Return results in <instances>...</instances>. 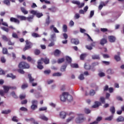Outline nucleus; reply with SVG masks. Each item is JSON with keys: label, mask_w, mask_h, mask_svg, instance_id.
Masks as SVG:
<instances>
[{"label": "nucleus", "mask_w": 124, "mask_h": 124, "mask_svg": "<svg viewBox=\"0 0 124 124\" xmlns=\"http://www.w3.org/2000/svg\"><path fill=\"white\" fill-rule=\"evenodd\" d=\"M100 101L103 104H104V103H105V98H104V97H101L100 98Z\"/></svg>", "instance_id": "50"}, {"label": "nucleus", "mask_w": 124, "mask_h": 124, "mask_svg": "<svg viewBox=\"0 0 124 124\" xmlns=\"http://www.w3.org/2000/svg\"><path fill=\"white\" fill-rule=\"evenodd\" d=\"M60 116L61 119H65V117H66V113L64 111H62L60 113Z\"/></svg>", "instance_id": "18"}, {"label": "nucleus", "mask_w": 124, "mask_h": 124, "mask_svg": "<svg viewBox=\"0 0 124 124\" xmlns=\"http://www.w3.org/2000/svg\"><path fill=\"white\" fill-rule=\"evenodd\" d=\"M62 73H61L60 72H57V73H53L52 74L53 77H60V76H62Z\"/></svg>", "instance_id": "30"}, {"label": "nucleus", "mask_w": 124, "mask_h": 124, "mask_svg": "<svg viewBox=\"0 0 124 124\" xmlns=\"http://www.w3.org/2000/svg\"><path fill=\"white\" fill-rule=\"evenodd\" d=\"M48 10H50V11L51 12H56L57 11V8L55 7H53L51 8H48Z\"/></svg>", "instance_id": "39"}, {"label": "nucleus", "mask_w": 124, "mask_h": 124, "mask_svg": "<svg viewBox=\"0 0 124 124\" xmlns=\"http://www.w3.org/2000/svg\"><path fill=\"white\" fill-rule=\"evenodd\" d=\"M90 95H94L95 94V91L93 90H92L90 92Z\"/></svg>", "instance_id": "56"}, {"label": "nucleus", "mask_w": 124, "mask_h": 124, "mask_svg": "<svg viewBox=\"0 0 124 124\" xmlns=\"http://www.w3.org/2000/svg\"><path fill=\"white\" fill-rule=\"evenodd\" d=\"M101 121H102V117L98 116V117H97L96 121L92 122L89 124H98V123H99V122H100Z\"/></svg>", "instance_id": "9"}, {"label": "nucleus", "mask_w": 124, "mask_h": 124, "mask_svg": "<svg viewBox=\"0 0 124 124\" xmlns=\"http://www.w3.org/2000/svg\"><path fill=\"white\" fill-rule=\"evenodd\" d=\"M94 15V11H91L90 12V18H92Z\"/></svg>", "instance_id": "64"}, {"label": "nucleus", "mask_w": 124, "mask_h": 124, "mask_svg": "<svg viewBox=\"0 0 124 124\" xmlns=\"http://www.w3.org/2000/svg\"><path fill=\"white\" fill-rule=\"evenodd\" d=\"M68 93V94L66 95L67 100H68V101L70 102L73 99L72 96H71V95L69 94V93Z\"/></svg>", "instance_id": "22"}, {"label": "nucleus", "mask_w": 124, "mask_h": 124, "mask_svg": "<svg viewBox=\"0 0 124 124\" xmlns=\"http://www.w3.org/2000/svg\"><path fill=\"white\" fill-rule=\"evenodd\" d=\"M46 110H47V107H43L40 108L39 109V111H46Z\"/></svg>", "instance_id": "54"}, {"label": "nucleus", "mask_w": 124, "mask_h": 124, "mask_svg": "<svg viewBox=\"0 0 124 124\" xmlns=\"http://www.w3.org/2000/svg\"><path fill=\"white\" fill-rule=\"evenodd\" d=\"M12 96L14 97V98H18V96H17V95H16V93H15V92H13L11 93Z\"/></svg>", "instance_id": "49"}, {"label": "nucleus", "mask_w": 124, "mask_h": 124, "mask_svg": "<svg viewBox=\"0 0 124 124\" xmlns=\"http://www.w3.org/2000/svg\"><path fill=\"white\" fill-rule=\"evenodd\" d=\"M34 53L36 55V56H38V55L40 54L41 51H40V50L38 49H35L34 51Z\"/></svg>", "instance_id": "33"}, {"label": "nucleus", "mask_w": 124, "mask_h": 124, "mask_svg": "<svg viewBox=\"0 0 124 124\" xmlns=\"http://www.w3.org/2000/svg\"><path fill=\"white\" fill-rule=\"evenodd\" d=\"M101 105V103L99 101H95L94 102V105L92 106V108H97L99 106Z\"/></svg>", "instance_id": "14"}, {"label": "nucleus", "mask_w": 124, "mask_h": 124, "mask_svg": "<svg viewBox=\"0 0 124 124\" xmlns=\"http://www.w3.org/2000/svg\"><path fill=\"white\" fill-rule=\"evenodd\" d=\"M19 98L21 99V100L22 99H25V98H26V95L20 94L19 95Z\"/></svg>", "instance_id": "60"}, {"label": "nucleus", "mask_w": 124, "mask_h": 124, "mask_svg": "<svg viewBox=\"0 0 124 124\" xmlns=\"http://www.w3.org/2000/svg\"><path fill=\"white\" fill-rule=\"evenodd\" d=\"M64 62V58H60L57 61L58 63H62Z\"/></svg>", "instance_id": "40"}, {"label": "nucleus", "mask_w": 124, "mask_h": 124, "mask_svg": "<svg viewBox=\"0 0 124 124\" xmlns=\"http://www.w3.org/2000/svg\"><path fill=\"white\" fill-rule=\"evenodd\" d=\"M0 61L2 63H5L6 62V60L4 58V57L2 56L0 58Z\"/></svg>", "instance_id": "44"}, {"label": "nucleus", "mask_w": 124, "mask_h": 124, "mask_svg": "<svg viewBox=\"0 0 124 124\" xmlns=\"http://www.w3.org/2000/svg\"><path fill=\"white\" fill-rule=\"evenodd\" d=\"M2 39H3L4 41H6V42H7L9 40V38H7L6 36L3 35L2 36Z\"/></svg>", "instance_id": "37"}, {"label": "nucleus", "mask_w": 124, "mask_h": 124, "mask_svg": "<svg viewBox=\"0 0 124 124\" xmlns=\"http://www.w3.org/2000/svg\"><path fill=\"white\" fill-rule=\"evenodd\" d=\"M28 78L29 79L30 83H33V81H34V78H33L32 77H31V74H28Z\"/></svg>", "instance_id": "20"}, {"label": "nucleus", "mask_w": 124, "mask_h": 124, "mask_svg": "<svg viewBox=\"0 0 124 124\" xmlns=\"http://www.w3.org/2000/svg\"><path fill=\"white\" fill-rule=\"evenodd\" d=\"M44 73L46 75H49V74H50V73H51V70H45L44 71Z\"/></svg>", "instance_id": "46"}, {"label": "nucleus", "mask_w": 124, "mask_h": 124, "mask_svg": "<svg viewBox=\"0 0 124 124\" xmlns=\"http://www.w3.org/2000/svg\"><path fill=\"white\" fill-rule=\"evenodd\" d=\"M84 68L86 70L91 69V65L88 63H85L84 64Z\"/></svg>", "instance_id": "31"}, {"label": "nucleus", "mask_w": 124, "mask_h": 124, "mask_svg": "<svg viewBox=\"0 0 124 124\" xmlns=\"http://www.w3.org/2000/svg\"><path fill=\"white\" fill-rule=\"evenodd\" d=\"M71 42L73 44H75V45H78V44H79V40H78V39L73 38L71 39Z\"/></svg>", "instance_id": "12"}, {"label": "nucleus", "mask_w": 124, "mask_h": 124, "mask_svg": "<svg viewBox=\"0 0 124 124\" xmlns=\"http://www.w3.org/2000/svg\"><path fill=\"white\" fill-rule=\"evenodd\" d=\"M84 112L86 114H90V113H91V110L89 108H85Z\"/></svg>", "instance_id": "58"}, {"label": "nucleus", "mask_w": 124, "mask_h": 124, "mask_svg": "<svg viewBox=\"0 0 124 124\" xmlns=\"http://www.w3.org/2000/svg\"><path fill=\"white\" fill-rule=\"evenodd\" d=\"M63 31L66 32L67 31V26L66 25H63L62 27Z\"/></svg>", "instance_id": "41"}, {"label": "nucleus", "mask_w": 124, "mask_h": 124, "mask_svg": "<svg viewBox=\"0 0 124 124\" xmlns=\"http://www.w3.org/2000/svg\"><path fill=\"white\" fill-rule=\"evenodd\" d=\"M3 90L0 91V95L1 96H3L4 95V93H7L8 92H9V90H10V86H3Z\"/></svg>", "instance_id": "5"}, {"label": "nucleus", "mask_w": 124, "mask_h": 124, "mask_svg": "<svg viewBox=\"0 0 124 124\" xmlns=\"http://www.w3.org/2000/svg\"><path fill=\"white\" fill-rule=\"evenodd\" d=\"M54 56H56L58 57V56H60L61 55V51L59 50V49H56L54 52Z\"/></svg>", "instance_id": "26"}, {"label": "nucleus", "mask_w": 124, "mask_h": 124, "mask_svg": "<svg viewBox=\"0 0 124 124\" xmlns=\"http://www.w3.org/2000/svg\"><path fill=\"white\" fill-rule=\"evenodd\" d=\"M74 119V117H70L66 120V123H69V122H71L72 120Z\"/></svg>", "instance_id": "62"}, {"label": "nucleus", "mask_w": 124, "mask_h": 124, "mask_svg": "<svg viewBox=\"0 0 124 124\" xmlns=\"http://www.w3.org/2000/svg\"><path fill=\"white\" fill-rule=\"evenodd\" d=\"M32 36L33 37H40V35L38 34V33H35V32H33L31 34Z\"/></svg>", "instance_id": "35"}, {"label": "nucleus", "mask_w": 124, "mask_h": 124, "mask_svg": "<svg viewBox=\"0 0 124 124\" xmlns=\"http://www.w3.org/2000/svg\"><path fill=\"white\" fill-rule=\"evenodd\" d=\"M12 121H13V122H16V123H18V119H17V117L14 116L12 118Z\"/></svg>", "instance_id": "63"}, {"label": "nucleus", "mask_w": 124, "mask_h": 124, "mask_svg": "<svg viewBox=\"0 0 124 124\" xmlns=\"http://www.w3.org/2000/svg\"><path fill=\"white\" fill-rule=\"evenodd\" d=\"M117 122H118V123H119L120 122H124V117L120 116L117 119Z\"/></svg>", "instance_id": "29"}, {"label": "nucleus", "mask_w": 124, "mask_h": 124, "mask_svg": "<svg viewBox=\"0 0 124 124\" xmlns=\"http://www.w3.org/2000/svg\"><path fill=\"white\" fill-rule=\"evenodd\" d=\"M25 43L26 45L25 46V47H24L23 48L24 52L27 51V50H29V49H31V48L32 47V45H33L32 43L31 42L28 40L25 41Z\"/></svg>", "instance_id": "4"}, {"label": "nucleus", "mask_w": 124, "mask_h": 124, "mask_svg": "<svg viewBox=\"0 0 124 124\" xmlns=\"http://www.w3.org/2000/svg\"><path fill=\"white\" fill-rule=\"evenodd\" d=\"M18 68H23V69H29L30 64L25 62H21L18 64Z\"/></svg>", "instance_id": "3"}, {"label": "nucleus", "mask_w": 124, "mask_h": 124, "mask_svg": "<svg viewBox=\"0 0 124 124\" xmlns=\"http://www.w3.org/2000/svg\"><path fill=\"white\" fill-rule=\"evenodd\" d=\"M66 61L68 62V63H71V62H72V59H71V58L69 57V56H66Z\"/></svg>", "instance_id": "28"}, {"label": "nucleus", "mask_w": 124, "mask_h": 124, "mask_svg": "<svg viewBox=\"0 0 124 124\" xmlns=\"http://www.w3.org/2000/svg\"><path fill=\"white\" fill-rule=\"evenodd\" d=\"M65 69H66V65H62L61 67V71H62V72H63V71H65Z\"/></svg>", "instance_id": "45"}, {"label": "nucleus", "mask_w": 124, "mask_h": 124, "mask_svg": "<svg viewBox=\"0 0 124 124\" xmlns=\"http://www.w3.org/2000/svg\"><path fill=\"white\" fill-rule=\"evenodd\" d=\"M34 16L32 15L30 16L26 17V20L28 21V22H32V19H33Z\"/></svg>", "instance_id": "24"}, {"label": "nucleus", "mask_w": 124, "mask_h": 124, "mask_svg": "<svg viewBox=\"0 0 124 124\" xmlns=\"http://www.w3.org/2000/svg\"><path fill=\"white\" fill-rule=\"evenodd\" d=\"M36 108H37V105H32L31 106V109H32V110H35Z\"/></svg>", "instance_id": "57"}, {"label": "nucleus", "mask_w": 124, "mask_h": 124, "mask_svg": "<svg viewBox=\"0 0 124 124\" xmlns=\"http://www.w3.org/2000/svg\"><path fill=\"white\" fill-rule=\"evenodd\" d=\"M20 10L24 15H27L29 13V12L23 7H20Z\"/></svg>", "instance_id": "17"}, {"label": "nucleus", "mask_w": 124, "mask_h": 124, "mask_svg": "<svg viewBox=\"0 0 124 124\" xmlns=\"http://www.w3.org/2000/svg\"><path fill=\"white\" fill-rule=\"evenodd\" d=\"M10 22L12 23H15L16 24H20V20H19L18 19L12 17L10 19Z\"/></svg>", "instance_id": "8"}, {"label": "nucleus", "mask_w": 124, "mask_h": 124, "mask_svg": "<svg viewBox=\"0 0 124 124\" xmlns=\"http://www.w3.org/2000/svg\"><path fill=\"white\" fill-rule=\"evenodd\" d=\"M101 31L102 32H106L108 31V29H107V28H101Z\"/></svg>", "instance_id": "61"}, {"label": "nucleus", "mask_w": 124, "mask_h": 124, "mask_svg": "<svg viewBox=\"0 0 124 124\" xmlns=\"http://www.w3.org/2000/svg\"><path fill=\"white\" fill-rule=\"evenodd\" d=\"M17 71L18 73H20V74H25V71L23 69H18L17 70Z\"/></svg>", "instance_id": "47"}, {"label": "nucleus", "mask_w": 124, "mask_h": 124, "mask_svg": "<svg viewBox=\"0 0 124 124\" xmlns=\"http://www.w3.org/2000/svg\"><path fill=\"white\" fill-rule=\"evenodd\" d=\"M12 37L14 38H19V37H18V35L16 33H13L12 34Z\"/></svg>", "instance_id": "59"}, {"label": "nucleus", "mask_w": 124, "mask_h": 124, "mask_svg": "<svg viewBox=\"0 0 124 124\" xmlns=\"http://www.w3.org/2000/svg\"><path fill=\"white\" fill-rule=\"evenodd\" d=\"M71 66L73 68H78V64H77V63L72 64L71 65Z\"/></svg>", "instance_id": "51"}, {"label": "nucleus", "mask_w": 124, "mask_h": 124, "mask_svg": "<svg viewBox=\"0 0 124 124\" xmlns=\"http://www.w3.org/2000/svg\"><path fill=\"white\" fill-rule=\"evenodd\" d=\"M10 1H11V0H4L3 2L4 4L9 6L10 5Z\"/></svg>", "instance_id": "23"}, {"label": "nucleus", "mask_w": 124, "mask_h": 124, "mask_svg": "<svg viewBox=\"0 0 124 124\" xmlns=\"http://www.w3.org/2000/svg\"><path fill=\"white\" fill-rule=\"evenodd\" d=\"M78 79H79V80H84V79H85V78L84 77V75L83 74H80L79 75V76H78Z\"/></svg>", "instance_id": "53"}, {"label": "nucleus", "mask_w": 124, "mask_h": 124, "mask_svg": "<svg viewBox=\"0 0 124 124\" xmlns=\"http://www.w3.org/2000/svg\"><path fill=\"white\" fill-rule=\"evenodd\" d=\"M8 51L7 50V48L4 47L2 48V53L3 55H6L8 54Z\"/></svg>", "instance_id": "38"}, {"label": "nucleus", "mask_w": 124, "mask_h": 124, "mask_svg": "<svg viewBox=\"0 0 124 124\" xmlns=\"http://www.w3.org/2000/svg\"><path fill=\"white\" fill-rule=\"evenodd\" d=\"M118 55H115L114 56V59L116 62H120L121 61V57H120V55H121V52H117Z\"/></svg>", "instance_id": "13"}, {"label": "nucleus", "mask_w": 124, "mask_h": 124, "mask_svg": "<svg viewBox=\"0 0 124 124\" xmlns=\"http://www.w3.org/2000/svg\"><path fill=\"white\" fill-rule=\"evenodd\" d=\"M50 30H52V29H53V31H54V32H56V33H59V32H60L59 30H58V29H57V28L54 27V25L50 26Z\"/></svg>", "instance_id": "21"}, {"label": "nucleus", "mask_w": 124, "mask_h": 124, "mask_svg": "<svg viewBox=\"0 0 124 124\" xmlns=\"http://www.w3.org/2000/svg\"><path fill=\"white\" fill-rule=\"evenodd\" d=\"M106 43H107V38H103L100 41V44L102 46H104Z\"/></svg>", "instance_id": "10"}, {"label": "nucleus", "mask_w": 124, "mask_h": 124, "mask_svg": "<svg viewBox=\"0 0 124 124\" xmlns=\"http://www.w3.org/2000/svg\"><path fill=\"white\" fill-rule=\"evenodd\" d=\"M113 119V116H109L108 117H107L105 119V121H112Z\"/></svg>", "instance_id": "48"}, {"label": "nucleus", "mask_w": 124, "mask_h": 124, "mask_svg": "<svg viewBox=\"0 0 124 124\" xmlns=\"http://www.w3.org/2000/svg\"><path fill=\"white\" fill-rule=\"evenodd\" d=\"M107 72L108 74H114V70L112 69H108Z\"/></svg>", "instance_id": "36"}, {"label": "nucleus", "mask_w": 124, "mask_h": 124, "mask_svg": "<svg viewBox=\"0 0 124 124\" xmlns=\"http://www.w3.org/2000/svg\"><path fill=\"white\" fill-rule=\"evenodd\" d=\"M42 62H44L45 64H49V63H50V60L47 58H41L40 60H38V62H37V68H38V69H40L41 70V69H43V68H44V67L43 66V65H42V64L43 63Z\"/></svg>", "instance_id": "1"}, {"label": "nucleus", "mask_w": 124, "mask_h": 124, "mask_svg": "<svg viewBox=\"0 0 124 124\" xmlns=\"http://www.w3.org/2000/svg\"><path fill=\"white\" fill-rule=\"evenodd\" d=\"M72 3L73 4H77L78 5V8H82V7H84L85 5V3H80V1L77 0H73L72 1Z\"/></svg>", "instance_id": "6"}, {"label": "nucleus", "mask_w": 124, "mask_h": 124, "mask_svg": "<svg viewBox=\"0 0 124 124\" xmlns=\"http://www.w3.org/2000/svg\"><path fill=\"white\" fill-rule=\"evenodd\" d=\"M17 18L20 19L21 21H26L27 17L24 16H17Z\"/></svg>", "instance_id": "19"}, {"label": "nucleus", "mask_w": 124, "mask_h": 124, "mask_svg": "<svg viewBox=\"0 0 124 124\" xmlns=\"http://www.w3.org/2000/svg\"><path fill=\"white\" fill-rule=\"evenodd\" d=\"M67 94H68L67 92H64L62 93V95H61V101H62L63 102H64V101H66L67 99L66 95H67Z\"/></svg>", "instance_id": "7"}, {"label": "nucleus", "mask_w": 124, "mask_h": 124, "mask_svg": "<svg viewBox=\"0 0 124 124\" xmlns=\"http://www.w3.org/2000/svg\"><path fill=\"white\" fill-rule=\"evenodd\" d=\"M28 87H29L28 83L23 84L21 86V89H22V90H25V89H27Z\"/></svg>", "instance_id": "42"}, {"label": "nucleus", "mask_w": 124, "mask_h": 124, "mask_svg": "<svg viewBox=\"0 0 124 124\" xmlns=\"http://www.w3.org/2000/svg\"><path fill=\"white\" fill-rule=\"evenodd\" d=\"M36 16V17H37V18H40L41 17H42V16H43V14H42V13H38L37 12Z\"/></svg>", "instance_id": "43"}, {"label": "nucleus", "mask_w": 124, "mask_h": 124, "mask_svg": "<svg viewBox=\"0 0 124 124\" xmlns=\"http://www.w3.org/2000/svg\"><path fill=\"white\" fill-rule=\"evenodd\" d=\"M86 120V118L84 116V114H78V118H77L76 119V123L77 124H82L83 122H85Z\"/></svg>", "instance_id": "2"}, {"label": "nucleus", "mask_w": 124, "mask_h": 124, "mask_svg": "<svg viewBox=\"0 0 124 124\" xmlns=\"http://www.w3.org/2000/svg\"><path fill=\"white\" fill-rule=\"evenodd\" d=\"M40 119H41V120H43V121H46V122H47V121L48 120V118L46 117L45 115H40Z\"/></svg>", "instance_id": "27"}, {"label": "nucleus", "mask_w": 124, "mask_h": 124, "mask_svg": "<svg viewBox=\"0 0 124 124\" xmlns=\"http://www.w3.org/2000/svg\"><path fill=\"white\" fill-rule=\"evenodd\" d=\"M87 57V54L83 53L80 55V59L81 61H84L85 60V58Z\"/></svg>", "instance_id": "25"}, {"label": "nucleus", "mask_w": 124, "mask_h": 124, "mask_svg": "<svg viewBox=\"0 0 124 124\" xmlns=\"http://www.w3.org/2000/svg\"><path fill=\"white\" fill-rule=\"evenodd\" d=\"M7 42H8V44L9 46H12L14 45V44H15L14 43L11 42V40H10V39H9V40Z\"/></svg>", "instance_id": "52"}, {"label": "nucleus", "mask_w": 124, "mask_h": 124, "mask_svg": "<svg viewBox=\"0 0 124 124\" xmlns=\"http://www.w3.org/2000/svg\"><path fill=\"white\" fill-rule=\"evenodd\" d=\"M7 77H9L10 78H12L13 79H15L16 78V76L13 75V74H8L7 75Z\"/></svg>", "instance_id": "32"}, {"label": "nucleus", "mask_w": 124, "mask_h": 124, "mask_svg": "<svg viewBox=\"0 0 124 124\" xmlns=\"http://www.w3.org/2000/svg\"><path fill=\"white\" fill-rule=\"evenodd\" d=\"M11 110L10 109H8V110H3L2 111L1 113L2 114H9V113H11Z\"/></svg>", "instance_id": "34"}, {"label": "nucleus", "mask_w": 124, "mask_h": 124, "mask_svg": "<svg viewBox=\"0 0 124 124\" xmlns=\"http://www.w3.org/2000/svg\"><path fill=\"white\" fill-rule=\"evenodd\" d=\"M108 39L109 42L113 43V42H115L116 41V37L114 36H108Z\"/></svg>", "instance_id": "11"}, {"label": "nucleus", "mask_w": 124, "mask_h": 124, "mask_svg": "<svg viewBox=\"0 0 124 124\" xmlns=\"http://www.w3.org/2000/svg\"><path fill=\"white\" fill-rule=\"evenodd\" d=\"M109 111L110 113H111L112 115H114L116 112V108H115V107L111 106L109 108Z\"/></svg>", "instance_id": "16"}, {"label": "nucleus", "mask_w": 124, "mask_h": 124, "mask_svg": "<svg viewBox=\"0 0 124 124\" xmlns=\"http://www.w3.org/2000/svg\"><path fill=\"white\" fill-rule=\"evenodd\" d=\"M92 60H100V56L99 55L94 54L92 56Z\"/></svg>", "instance_id": "15"}, {"label": "nucleus", "mask_w": 124, "mask_h": 124, "mask_svg": "<svg viewBox=\"0 0 124 124\" xmlns=\"http://www.w3.org/2000/svg\"><path fill=\"white\" fill-rule=\"evenodd\" d=\"M20 111H24V112H27L28 111V108H27L24 107H22L20 108Z\"/></svg>", "instance_id": "55"}]
</instances>
